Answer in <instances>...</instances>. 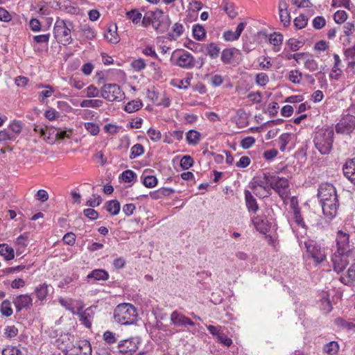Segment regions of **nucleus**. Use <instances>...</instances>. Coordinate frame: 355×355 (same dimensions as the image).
Listing matches in <instances>:
<instances>
[{
  "mask_svg": "<svg viewBox=\"0 0 355 355\" xmlns=\"http://www.w3.org/2000/svg\"><path fill=\"white\" fill-rule=\"evenodd\" d=\"M334 132L333 128L319 129L314 136V145L322 155L329 154L333 146Z\"/></svg>",
  "mask_w": 355,
  "mask_h": 355,
  "instance_id": "1",
  "label": "nucleus"
},
{
  "mask_svg": "<svg viewBox=\"0 0 355 355\" xmlns=\"http://www.w3.org/2000/svg\"><path fill=\"white\" fill-rule=\"evenodd\" d=\"M137 312L135 306L128 303L119 304L114 309V320L121 324H131L136 322Z\"/></svg>",
  "mask_w": 355,
  "mask_h": 355,
  "instance_id": "2",
  "label": "nucleus"
},
{
  "mask_svg": "<svg viewBox=\"0 0 355 355\" xmlns=\"http://www.w3.org/2000/svg\"><path fill=\"white\" fill-rule=\"evenodd\" d=\"M73 24L70 21L58 19L53 27V35L57 42L62 45L70 44L73 40L71 37V30Z\"/></svg>",
  "mask_w": 355,
  "mask_h": 355,
  "instance_id": "3",
  "label": "nucleus"
},
{
  "mask_svg": "<svg viewBox=\"0 0 355 355\" xmlns=\"http://www.w3.org/2000/svg\"><path fill=\"white\" fill-rule=\"evenodd\" d=\"M272 178L269 173H263L262 178L253 179L250 184L253 193L259 198L268 197L271 194L270 185L268 179Z\"/></svg>",
  "mask_w": 355,
  "mask_h": 355,
  "instance_id": "4",
  "label": "nucleus"
},
{
  "mask_svg": "<svg viewBox=\"0 0 355 355\" xmlns=\"http://www.w3.org/2000/svg\"><path fill=\"white\" fill-rule=\"evenodd\" d=\"M304 247L308 257L312 259L316 264H320L326 259L325 249L322 248L316 241L313 240L306 241H304Z\"/></svg>",
  "mask_w": 355,
  "mask_h": 355,
  "instance_id": "5",
  "label": "nucleus"
},
{
  "mask_svg": "<svg viewBox=\"0 0 355 355\" xmlns=\"http://www.w3.org/2000/svg\"><path fill=\"white\" fill-rule=\"evenodd\" d=\"M101 96L104 99L110 102L114 101H119L123 98L124 93L118 85L114 83H108L105 84L101 88Z\"/></svg>",
  "mask_w": 355,
  "mask_h": 355,
  "instance_id": "6",
  "label": "nucleus"
},
{
  "mask_svg": "<svg viewBox=\"0 0 355 355\" xmlns=\"http://www.w3.org/2000/svg\"><path fill=\"white\" fill-rule=\"evenodd\" d=\"M270 185V190L274 189L282 198H286L289 194L288 180L285 178L272 175V178L268 179Z\"/></svg>",
  "mask_w": 355,
  "mask_h": 355,
  "instance_id": "7",
  "label": "nucleus"
},
{
  "mask_svg": "<svg viewBox=\"0 0 355 355\" xmlns=\"http://www.w3.org/2000/svg\"><path fill=\"white\" fill-rule=\"evenodd\" d=\"M153 27L159 33L166 31L171 24L168 15H165L161 10L157 9L152 11Z\"/></svg>",
  "mask_w": 355,
  "mask_h": 355,
  "instance_id": "8",
  "label": "nucleus"
},
{
  "mask_svg": "<svg viewBox=\"0 0 355 355\" xmlns=\"http://www.w3.org/2000/svg\"><path fill=\"white\" fill-rule=\"evenodd\" d=\"M355 130V114H343L336 125L335 130L338 134L349 135Z\"/></svg>",
  "mask_w": 355,
  "mask_h": 355,
  "instance_id": "9",
  "label": "nucleus"
},
{
  "mask_svg": "<svg viewBox=\"0 0 355 355\" xmlns=\"http://www.w3.org/2000/svg\"><path fill=\"white\" fill-rule=\"evenodd\" d=\"M324 215L329 219L336 216L338 208V198L320 200Z\"/></svg>",
  "mask_w": 355,
  "mask_h": 355,
  "instance_id": "10",
  "label": "nucleus"
},
{
  "mask_svg": "<svg viewBox=\"0 0 355 355\" xmlns=\"http://www.w3.org/2000/svg\"><path fill=\"white\" fill-rule=\"evenodd\" d=\"M349 235L342 230H339L336 236L337 252L347 253L349 250Z\"/></svg>",
  "mask_w": 355,
  "mask_h": 355,
  "instance_id": "11",
  "label": "nucleus"
},
{
  "mask_svg": "<svg viewBox=\"0 0 355 355\" xmlns=\"http://www.w3.org/2000/svg\"><path fill=\"white\" fill-rule=\"evenodd\" d=\"M318 196L320 200L338 198L336 188L333 184L327 182L320 184L318 189Z\"/></svg>",
  "mask_w": 355,
  "mask_h": 355,
  "instance_id": "12",
  "label": "nucleus"
},
{
  "mask_svg": "<svg viewBox=\"0 0 355 355\" xmlns=\"http://www.w3.org/2000/svg\"><path fill=\"white\" fill-rule=\"evenodd\" d=\"M334 268L338 273L343 271L349 264L348 256L346 253H338L336 252L332 256Z\"/></svg>",
  "mask_w": 355,
  "mask_h": 355,
  "instance_id": "13",
  "label": "nucleus"
},
{
  "mask_svg": "<svg viewBox=\"0 0 355 355\" xmlns=\"http://www.w3.org/2000/svg\"><path fill=\"white\" fill-rule=\"evenodd\" d=\"M139 344L138 338H131L130 339L121 340L118 347L120 352L123 353H132L137 351Z\"/></svg>",
  "mask_w": 355,
  "mask_h": 355,
  "instance_id": "14",
  "label": "nucleus"
},
{
  "mask_svg": "<svg viewBox=\"0 0 355 355\" xmlns=\"http://www.w3.org/2000/svg\"><path fill=\"white\" fill-rule=\"evenodd\" d=\"M171 323L178 327H184L189 325L193 327L195 323L189 318L186 317L183 314L179 313L177 311H174L171 314L170 317Z\"/></svg>",
  "mask_w": 355,
  "mask_h": 355,
  "instance_id": "15",
  "label": "nucleus"
},
{
  "mask_svg": "<svg viewBox=\"0 0 355 355\" xmlns=\"http://www.w3.org/2000/svg\"><path fill=\"white\" fill-rule=\"evenodd\" d=\"M92 347L89 341L86 340H80L77 346H74L72 352L66 355H92Z\"/></svg>",
  "mask_w": 355,
  "mask_h": 355,
  "instance_id": "16",
  "label": "nucleus"
},
{
  "mask_svg": "<svg viewBox=\"0 0 355 355\" xmlns=\"http://www.w3.org/2000/svg\"><path fill=\"white\" fill-rule=\"evenodd\" d=\"M176 64L184 69H192L195 67V59L189 52L184 51L178 58Z\"/></svg>",
  "mask_w": 355,
  "mask_h": 355,
  "instance_id": "17",
  "label": "nucleus"
},
{
  "mask_svg": "<svg viewBox=\"0 0 355 355\" xmlns=\"http://www.w3.org/2000/svg\"><path fill=\"white\" fill-rule=\"evenodd\" d=\"M33 300L28 295H20L17 296L14 304L17 311H20L23 309H29L32 306Z\"/></svg>",
  "mask_w": 355,
  "mask_h": 355,
  "instance_id": "18",
  "label": "nucleus"
},
{
  "mask_svg": "<svg viewBox=\"0 0 355 355\" xmlns=\"http://www.w3.org/2000/svg\"><path fill=\"white\" fill-rule=\"evenodd\" d=\"M345 176L355 184V158L348 159L343 166Z\"/></svg>",
  "mask_w": 355,
  "mask_h": 355,
  "instance_id": "19",
  "label": "nucleus"
},
{
  "mask_svg": "<svg viewBox=\"0 0 355 355\" xmlns=\"http://www.w3.org/2000/svg\"><path fill=\"white\" fill-rule=\"evenodd\" d=\"M245 205L249 213L255 214L259 210V205L255 198L248 190H245Z\"/></svg>",
  "mask_w": 355,
  "mask_h": 355,
  "instance_id": "20",
  "label": "nucleus"
},
{
  "mask_svg": "<svg viewBox=\"0 0 355 355\" xmlns=\"http://www.w3.org/2000/svg\"><path fill=\"white\" fill-rule=\"evenodd\" d=\"M28 235V233H24L16 239L15 245L16 247L17 254L20 255L24 252L25 248L27 247L29 243Z\"/></svg>",
  "mask_w": 355,
  "mask_h": 355,
  "instance_id": "21",
  "label": "nucleus"
},
{
  "mask_svg": "<svg viewBox=\"0 0 355 355\" xmlns=\"http://www.w3.org/2000/svg\"><path fill=\"white\" fill-rule=\"evenodd\" d=\"M246 23L241 22L238 24L234 32L232 31H227L223 33V38L225 41H234L239 38L242 31L245 28Z\"/></svg>",
  "mask_w": 355,
  "mask_h": 355,
  "instance_id": "22",
  "label": "nucleus"
},
{
  "mask_svg": "<svg viewBox=\"0 0 355 355\" xmlns=\"http://www.w3.org/2000/svg\"><path fill=\"white\" fill-rule=\"evenodd\" d=\"M104 37L110 43L117 44L119 42V37L117 33V26L116 24H111L108 26L106 32L104 33Z\"/></svg>",
  "mask_w": 355,
  "mask_h": 355,
  "instance_id": "23",
  "label": "nucleus"
},
{
  "mask_svg": "<svg viewBox=\"0 0 355 355\" xmlns=\"http://www.w3.org/2000/svg\"><path fill=\"white\" fill-rule=\"evenodd\" d=\"M252 222L257 229L260 233L265 234L268 229L267 221L263 216H257L252 218Z\"/></svg>",
  "mask_w": 355,
  "mask_h": 355,
  "instance_id": "24",
  "label": "nucleus"
},
{
  "mask_svg": "<svg viewBox=\"0 0 355 355\" xmlns=\"http://www.w3.org/2000/svg\"><path fill=\"white\" fill-rule=\"evenodd\" d=\"M235 48H226L221 52L220 60L224 64L231 63L235 53L237 52Z\"/></svg>",
  "mask_w": 355,
  "mask_h": 355,
  "instance_id": "25",
  "label": "nucleus"
},
{
  "mask_svg": "<svg viewBox=\"0 0 355 355\" xmlns=\"http://www.w3.org/2000/svg\"><path fill=\"white\" fill-rule=\"evenodd\" d=\"M204 46L206 49L207 54L211 59H216L220 53V48L218 45L214 42H211L209 44H204Z\"/></svg>",
  "mask_w": 355,
  "mask_h": 355,
  "instance_id": "26",
  "label": "nucleus"
},
{
  "mask_svg": "<svg viewBox=\"0 0 355 355\" xmlns=\"http://www.w3.org/2000/svg\"><path fill=\"white\" fill-rule=\"evenodd\" d=\"M87 278L88 279H94L95 280H103L105 281L108 279L109 278V274L108 272L103 269H96L92 270L87 276Z\"/></svg>",
  "mask_w": 355,
  "mask_h": 355,
  "instance_id": "27",
  "label": "nucleus"
},
{
  "mask_svg": "<svg viewBox=\"0 0 355 355\" xmlns=\"http://www.w3.org/2000/svg\"><path fill=\"white\" fill-rule=\"evenodd\" d=\"M37 87L44 89L39 93L38 98L40 102H44V98L51 97L55 92L54 88L49 85L40 84Z\"/></svg>",
  "mask_w": 355,
  "mask_h": 355,
  "instance_id": "28",
  "label": "nucleus"
},
{
  "mask_svg": "<svg viewBox=\"0 0 355 355\" xmlns=\"http://www.w3.org/2000/svg\"><path fill=\"white\" fill-rule=\"evenodd\" d=\"M0 254L4 257L6 261H10L15 257L14 249L6 243L0 244Z\"/></svg>",
  "mask_w": 355,
  "mask_h": 355,
  "instance_id": "29",
  "label": "nucleus"
},
{
  "mask_svg": "<svg viewBox=\"0 0 355 355\" xmlns=\"http://www.w3.org/2000/svg\"><path fill=\"white\" fill-rule=\"evenodd\" d=\"M186 139L189 145L196 146L200 140V133L195 130H190L187 132Z\"/></svg>",
  "mask_w": 355,
  "mask_h": 355,
  "instance_id": "30",
  "label": "nucleus"
},
{
  "mask_svg": "<svg viewBox=\"0 0 355 355\" xmlns=\"http://www.w3.org/2000/svg\"><path fill=\"white\" fill-rule=\"evenodd\" d=\"M106 210L112 216H116L120 211V203L116 200H110L105 204Z\"/></svg>",
  "mask_w": 355,
  "mask_h": 355,
  "instance_id": "31",
  "label": "nucleus"
},
{
  "mask_svg": "<svg viewBox=\"0 0 355 355\" xmlns=\"http://www.w3.org/2000/svg\"><path fill=\"white\" fill-rule=\"evenodd\" d=\"M193 36L198 41H202L206 36L205 28L200 24H196L193 26Z\"/></svg>",
  "mask_w": 355,
  "mask_h": 355,
  "instance_id": "32",
  "label": "nucleus"
},
{
  "mask_svg": "<svg viewBox=\"0 0 355 355\" xmlns=\"http://www.w3.org/2000/svg\"><path fill=\"white\" fill-rule=\"evenodd\" d=\"M321 309L327 313L332 309V305L329 300V294L327 292H322L320 297Z\"/></svg>",
  "mask_w": 355,
  "mask_h": 355,
  "instance_id": "33",
  "label": "nucleus"
},
{
  "mask_svg": "<svg viewBox=\"0 0 355 355\" xmlns=\"http://www.w3.org/2000/svg\"><path fill=\"white\" fill-rule=\"evenodd\" d=\"M304 67L310 71H315L318 69V64L317 61L313 58V55L309 54L307 58L304 63Z\"/></svg>",
  "mask_w": 355,
  "mask_h": 355,
  "instance_id": "34",
  "label": "nucleus"
},
{
  "mask_svg": "<svg viewBox=\"0 0 355 355\" xmlns=\"http://www.w3.org/2000/svg\"><path fill=\"white\" fill-rule=\"evenodd\" d=\"M339 350V345L336 341H331L324 345L323 351L329 355H335Z\"/></svg>",
  "mask_w": 355,
  "mask_h": 355,
  "instance_id": "35",
  "label": "nucleus"
},
{
  "mask_svg": "<svg viewBox=\"0 0 355 355\" xmlns=\"http://www.w3.org/2000/svg\"><path fill=\"white\" fill-rule=\"evenodd\" d=\"M303 46V43L295 38H291L286 42V46L287 50L291 51H296L299 50Z\"/></svg>",
  "mask_w": 355,
  "mask_h": 355,
  "instance_id": "36",
  "label": "nucleus"
},
{
  "mask_svg": "<svg viewBox=\"0 0 355 355\" xmlns=\"http://www.w3.org/2000/svg\"><path fill=\"white\" fill-rule=\"evenodd\" d=\"M103 101L99 99L95 100H83L80 105L81 107H100L103 105Z\"/></svg>",
  "mask_w": 355,
  "mask_h": 355,
  "instance_id": "37",
  "label": "nucleus"
},
{
  "mask_svg": "<svg viewBox=\"0 0 355 355\" xmlns=\"http://www.w3.org/2000/svg\"><path fill=\"white\" fill-rule=\"evenodd\" d=\"M83 35L88 40H94L96 37V31L89 25L85 24L81 27Z\"/></svg>",
  "mask_w": 355,
  "mask_h": 355,
  "instance_id": "38",
  "label": "nucleus"
},
{
  "mask_svg": "<svg viewBox=\"0 0 355 355\" xmlns=\"http://www.w3.org/2000/svg\"><path fill=\"white\" fill-rule=\"evenodd\" d=\"M35 293L40 300H43L48 294V285L46 284L39 285L35 288Z\"/></svg>",
  "mask_w": 355,
  "mask_h": 355,
  "instance_id": "39",
  "label": "nucleus"
},
{
  "mask_svg": "<svg viewBox=\"0 0 355 355\" xmlns=\"http://www.w3.org/2000/svg\"><path fill=\"white\" fill-rule=\"evenodd\" d=\"M142 107V103L140 101H132L128 103L124 110L128 113H132L139 110Z\"/></svg>",
  "mask_w": 355,
  "mask_h": 355,
  "instance_id": "40",
  "label": "nucleus"
},
{
  "mask_svg": "<svg viewBox=\"0 0 355 355\" xmlns=\"http://www.w3.org/2000/svg\"><path fill=\"white\" fill-rule=\"evenodd\" d=\"M288 79L294 84H300L302 79V73L297 70H291L288 75Z\"/></svg>",
  "mask_w": 355,
  "mask_h": 355,
  "instance_id": "41",
  "label": "nucleus"
},
{
  "mask_svg": "<svg viewBox=\"0 0 355 355\" xmlns=\"http://www.w3.org/2000/svg\"><path fill=\"white\" fill-rule=\"evenodd\" d=\"M80 321L86 327L89 328L92 326V322L90 320L92 318L90 309H87L85 311L82 312L80 314Z\"/></svg>",
  "mask_w": 355,
  "mask_h": 355,
  "instance_id": "42",
  "label": "nucleus"
},
{
  "mask_svg": "<svg viewBox=\"0 0 355 355\" xmlns=\"http://www.w3.org/2000/svg\"><path fill=\"white\" fill-rule=\"evenodd\" d=\"M144 153V148L143 146L140 144H137L134 145L130 149V158L131 159H135Z\"/></svg>",
  "mask_w": 355,
  "mask_h": 355,
  "instance_id": "43",
  "label": "nucleus"
},
{
  "mask_svg": "<svg viewBox=\"0 0 355 355\" xmlns=\"http://www.w3.org/2000/svg\"><path fill=\"white\" fill-rule=\"evenodd\" d=\"M120 178L125 182L131 183L136 179V173L128 169L121 174Z\"/></svg>",
  "mask_w": 355,
  "mask_h": 355,
  "instance_id": "44",
  "label": "nucleus"
},
{
  "mask_svg": "<svg viewBox=\"0 0 355 355\" xmlns=\"http://www.w3.org/2000/svg\"><path fill=\"white\" fill-rule=\"evenodd\" d=\"M143 184L147 188H153L157 184V179L154 175H146L143 179Z\"/></svg>",
  "mask_w": 355,
  "mask_h": 355,
  "instance_id": "45",
  "label": "nucleus"
},
{
  "mask_svg": "<svg viewBox=\"0 0 355 355\" xmlns=\"http://www.w3.org/2000/svg\"><path fill=\"white\" fill-rule=\"evenodd\" d=\"M307 22L308 19L304 15H299L293 21L294 26L297 29L304 28L307 25Z\"/></svg>",
  "mask_w": 355,
  "mask_h": 355,
  "instance_id": "46",
  "label": "nucleus"
},
{
  "mask_svg": "<svg viewBox=\"0 0 355 355\" xmlns=\"http://www.w3.org/2000/svg\"><path fill=\"white\" fill-rule=\"evenodd\" d=\"M173 33L169 34V36L175 39L176 37H180L184 32V27L182 24L175 23L172 28Z\"/></svg>",
  "mask_w": 355,
  "mask_h": 355,
  "instance_id": "47",
  "label": "nucleus"
},
{
  "mask_svg": "<svg viewBox=\"0 0 355 355\" xmlns=\"http://www.w3.org/2000/svg\"><path fill=\"white\" fill-rule=\"evenodd\" d=\"M280 21L284 26L287 27L290 25L291 18L288 10L279 11Z\"/></svg>",
  "mask_w": 355,
  "mask_h": 355,
  "instance_id": "48",
  "label": "nucleus"
},
{
  "mask_svg": "<svg viewBox=\"0 0 355 355\" xmlns=\"http://www.w3.org/2000/svg\"><path fill=\"white\" fill-rule=\"evenodd\" d=\"M85 128L92 135H97L99 133L100 128L98 124L92 122H87L84 123Z\"/></svg>",
  "mask_w": 355,
  "mask_h": 355,
  "instance_id": "49",
  "label": "nucleus"
},
{
  "mask_svg": "<svg viewBox=\"0 0 355 355\" xmlns=\"http://www.w3.org/2000/svg\"><path fill=\"white\" fill-rule=\"evenodd\" d=\"M269 42L272 46L282 45L283 35L281 33H273L269 36Z\"/></svg>",
  "mask_w": 355,
  "mask_h": 355,
  "instance_id": "50",
  "label": "nucleus"
},
{
  "mask_svg": "<svg viewBox=\"0 0 355 355\" xmlns=\"http://www.w3.org/2000/svg\"><path fill=\"white\" fill-rule=\"evenodd\" d=\"M224 11L229 15L232 19L234 18L237 15V12L235 11L234 5L232 3H223Z\"/></svg>",
  "mask_w": 355,
  "mask_h": 355,
  "instance_id": "51",
  "label": "nucleus"
},
{
  "mask_svg": "<svg viewBox=\"0 0 355 355\" xmlns=\"http://www.w3.org/2000/svg\"><path fill=\"white\" fill-rule=\"evenodd\" d=\"M127 17L134 24H137L141 19L142 15L137 10H132L126 13Z\"/></svg>",
  "mask_w": 355,
  "mask_h": 355,
  "instance_id": "52",
  "label": "nucleus"
},
{
  "mask_svg": "<svg viewBox=\"0 0 355 355\" xmlns=\"http://www.w3.org/2000/svg\"><path fill=\"white\" fill-rule=\"evenodd\" d=\"M291 139V135L288 133H284L279 137V143L280 144L279 149L282 152L284 151L286 145Z\"/></svg>",
  "mask_w": 355,
  "mask_h": 355,
  "instance_id": "53",
  "label": "nucleus"
},
{
  "mask_svg": "<svg viewBox=\"0 0 355 355\" xmlns=\"http://www.w3.org/2000/svg\"><path fill=\"white\" fill-rule=\"evenodd\" d=\"M1 312L2 315L8 317L12 314V309L10 307V304L8 301H3L1 306Z\"/></svg>",
  "mask_w": 355,
  "mask_h": 355,
  "instance_id": "54",
  "label": "nucleus"
},
{
  "mask_svg": "<svg viewBox=\"0 0 355 355\" xmlns=\"http://www.w3.org/2000/svg\"><path fill=\"white\" fill-rule=\"evenodd\" d=\"M347 18V14L345 10H338L334 14V20L337 24L344 23Z\"/></svg>",
  "mask_w": 355,
  "mask_h": 355,
  "instance_id": "55",
  "label": "nucleus"
},
{
  "mask_svg": "<svg viewBox=\"0 0 355 355\" xmlns=\"http://www.w3.org/2000/svg\"><path fill=\"white\" fill-rule=\"evenodd\" d=\"M101 198L98 194H93L92 196L87 201L86 205L91 207L98 206L101 203Z\"/></svg>",
  "mask_w": 355,
  "mask_h": 355,
  "instance_id": "56",
  "label": "nucleus"
},
{
  "mask_svg": "<svg viewBox=\"0 0 355 355\" xmlns=\"http://www.w3.org/2000/svg\"><path fill=\"white\" fill-rule=\"evenodd\" d=\"M18 334V329L14 325L7 326L4 329V335L8 338L15 337Z\"/></svg>",
  "mask_w": 355,
  "mask_h": 355,
  "instance_id": "57",
  "label": "nucleus"
},
{
  "mask_svg": "<svg viewBox=\"0 0 355 355\" xmlns=\"http://www.w3.org/2000/svg\"><path fill=\"white\" fill-rule=\"evenodd\" d=\"M193 164V159L189 155H184L180 160V166L184 170L190 168Z\"/></svg>",
  "mask_w": 355,
  "mask_h": 355,
  "instance_id": "58",
  "label": "nucleus"
},
{
  "mask_svg": "<svg viewBox=\"0 0 355 355\" xmlns=\"http://www.w3.org/2000/svg\"><path fill=\"white\" fill-rule=\"evenodd\" d=\"M269 82V78L265 73H259L256 76V83L260 86H265Z\"/></svg>",
  "mask_w": 355,
  "mask_h": 355,
  "instance_id": "59",
  "label": "nucleus"
},
{
  "mask_svg": "<svg viewBox=\"0 0 355 355\" xmlns=\"http://www.w3.org/2000/svg\"><path fill=\"white\" fill-rule=\"evenodd\" d=\"M147 134L149 138L153 141H158L161 139L162 135L160 131L158 130L150 128L147 131Z\"/></svg>",
  "mask_w": 355,
  "mask_h": 355,
  "instance_id": "60",
  "label": "nucleus"
},
{
  "mask_svg": "<svg viewBox=\"0 0 355 355\" xmlns=\"http://www.w3.org/2000/svg\"><path fill=\"white\" fill-rule=\"evenodd\" d=\"M326 24V20L323 17L318 16L313 20V26L315 29H321Z\"/></svg>",
  "mask_w": 355,
  "mask_h": 355,
  "instance_id": "61",
  "label": "nucleus"
},
{
  "mask_svg": "<svg viewBox=\"0 0 355 355\" xmlns=\"http://www.w3.org/2000/svg\"><path fill=\"white\" fill-rule=\"evenodd\" d=\"M2 355H23V353L17 347H8L3 350Z\"/></svg>",
  "mask_w": 355,
  "mask_h": 355,
  "instance_id": "62",
  "label": "nucleus"
},
{
  "mask_svg": "<svg viewBox=\"0 0 355 355\" xmlns=\"http://www.w3.org/2000/svg\"><path fill=\"white\" fill-rule=\"evenodd\" d=\"M99 96V91L93 85H90L86 89V96L88 98H94Z\"/></svg>",
  "mask_w": 355,
  "mask_h": 355,
  "instance_id": "63",
  "label": "nucleus"
},
{
  "mask_svg": "<svg viewBox=\"0 0 355 355\" xmlns=\"http://www.w3.org/2000/svg\"><path fill=\"white\" fill-rule=\"evenodd\" d=\"M103 339L109 345L115 343L116 342V338L115 336V334L112 331H106L103 334Z\"/></svg>",
  "mask_w": 355,
  "mask_h": 355,
  "instance_id": "64",
  "label": "nucleus"
}]
</instances>
